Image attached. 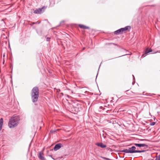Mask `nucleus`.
<instances>
[{"label": "nucleus", "mask_w": 160, "mask_h": 160, "mask_svg": "<svg viewBox=\"0 0 160 160\" xmlns=\"http://www.w3.org/2000/svg\"><path fill=\"white\" fill-rule=\"evenodd\" d=\"M20 118L18 116H13L9 119L8 125L10 128H13L17 126L19 122Z\"/></svg>", "instance_id": "obj_1"}, {"label": "nucleus", "mask_w": 160, "mask_h": 160, "mask_svg": "<svg viewBox=\"0 0 160 160\" xmlns=\"http://www.w3.org/2000/svg\"><path fill=\"white\" fill-rule=\"evenodd\" d=\"M39 89L37 87H34L31 91V98L33 102H36L39 97Z\"/></svg>", "instance_id": "obj_2"}, {"label": "nucleus", "mask_w": 160, "mask_h": 160, "mask_svg": "<svg viewBox=\"0 0 160 160\" xmlns=\"http://www.w3.org/2000/svg\"><path fill=\"white\" fill-rule=\"evenodd\" d=\"M136 148L135 146H132L131 148H129V150L130 153H140L142 152H144L145 151V150H136L135 149Z\"/></svg>", "instance_id": "obj_3"}, {"label": "nucleus", "mask_w": 160, "mask_h": 160, "mask_svg": "<svg viewBox=\"0 0 160 160\" xmlns=\"http://www.w3.org/2000/svg\"><path fill=\"white\" fill-rule=\"evenodd\" d=\"M38 157L41 160H46L44 156L43 153L42 152H39Z\"/></svg>", "instance_id": "obj_4"}, {"label": "nucleus", "mask_w": 160, "mask_h": 160, "mask_svg": "<svg viewBox=\"0 0 160 160\" xmlns=\"http://www.w3.org/2000/svg\"><path fill=\"white\" fill-rule=\"evenodd\" d=\"M134 144L136 146L139 147H144V148H146L148 147V145L145 144L134 143Z\"/></svg>", "instance_id": "obj_5"}, {"label": "nucleus", "mask_w": 160, "mask_h": 160, "mask_svg": "<svg viewBox=\"0 0 160 160\" xmlns=\"http://www.w3.org/2000/svg\"><path fill=\"white\" fill-rule=\"evenodd\" d=\"M62 146V144L61 143L57 144L54 146V150L55 151H56L60 148Z\"/></svg>", "instance_id": "obj_6"}, {"label": "nucleus", "mask_w": 160, "mask_h": 160, "mask_svg": "<svg viewBox=\"0 0 160 160\" xmlns=\"http://www.w3.org/2000/svg\"><path fill=\"white\" fill-rule=\"evenodd\" d=\"M131 28L130 26H127L124 28H121L123 33L125 32L126 31L129 30Z\"/></svg>", "instance_id": "obj_7"}, {"label": "nucleus", "mask_w": 160, "mask_h": 160, "mask_svg": "<svg viewBox=\"0 0 160 160\" xmlns=\"http://www.w3.org/2000/svg\"><path fill=\"white\" fill-rule=\"evenodd\" d=\"M43 8V7L42 8H39L35 10L34 13L36 14H41L42 12V10Z\"/></svg>", "instance_id": "obj_8"}, {"label": "nucleus", "mask_w": 160, "mask_h": 160, "mask_svg": "<svg viewBox=\"0 0 160 160\" xmlns=\"http://www.w3.org/2000/svg\"><path fill=\"white\" fill-rule=\"evenodd\" d=\"M152 49L151 48L148 49L147 48L145 51V53L142 55V57H144L146 56V54L148 53L152 52Z\"/></svg>", "instance_id": "obj_9"}, {"label": "nucleus", "mask_w": 160, "mask_h": 160, "mask_svg": "<svg viewBox=\"0 0 160 160\" xmlns=\"http://www.w3.org/2000/svg\"><path fill=\"white\" fill-rule=\"evenodd\" d=\"M114 33L116 35H118L120 34H122L123 32L122 31L121 29L120 28L114 32Z\"/></svg>", "instance_id": "obj_10"}, {"label": "nucleus", "mask_w": 160, "mask_h": 160, "mask_svg": "<svg viewBox=\"0 0 160 160\" xmlns=\"http://www.w3.org/2000/svg\"><path fill=\"white\" fill-rule=\"evenodd\" d=\"M96 144L98 146L102 148H104L106 147V146L103 144L102 143H98Z\"/></svg>", "instance_id": "obj_11"}, {"label": "nucleus", "mask_w": 160, "mask_h": 160, "mask_svg": "<svg viewBox=\"0 0 160 160\" xmlns=\"http://www.w3.org/2000/svg\"><path fill=\"white\" fill-rule=\"evenodd\" d=\"M79 26L81 28H82V29H89V27L85 26L84 25H82V24H79Z\"/></svg>", "instance_id": "obj_12"}, {"label": "nucleus", "mask_w": 160, "mask_h": 160, "mask_svg": "<svg viewBox=\"0 0 160 160\" xmlns=\"http://www.w3.org/2000/svg\"><path fill=\"white\" fill-rule=\"evenodd\" d=\"M3 124V119L1 118L0 119V131L1 130L2 128Z\"/></svg>", "instance_id": "obj_13"}, {"label": "nucleus", "mask_w": 160, "mask_h": 160, "mask_svg": "<svg viewBox=\"0 0 160 160\" xmlns=\"http://www.w3.org/2000/svg\"><path fill=\"white\" fill-rule=\"evenodd\" d=\"M121 151L122 152H125L126 153H130V152H129V149H124V150H122Z\"/></svg>", "instance_id": "obj_14"}, {"label": "nucleus", "mask_w": 160, "mask_h": 160, "mask_svg": "<svg viewBox=\"0 0 160 160\" xmlns=\"http://www.w3.org/2000/svg\"><path fill=\"white\" fill-rule=\"evenodd\" d=\"M155 122H152L150 123V125L151 126H153L155 124Z\"/></svg>", "instance_id": "obj_15"}, {"label": "nucleus", "mask_w": 160, "mask_h": 160, "mask_svg": "<svg viewBox=\"0 0 160 160\" xmlns=\"http://www.w3.org/2000/svg\"><path fill=\"white\" fill-rule=\"evenodd\" d=\"M100 157L102 158L103 159H106V160H110L108 158H105V157H102V156H101Z\"/></svg>", "instance_id": "obj_16"}, {"label": "nucleus", "mask_w": 160, "mask_h": 160, "mask_svg": "<svg viewBox=\"0 0 160 160\" xmlns=\"http://www.w3.org/2000/svg\"><path fill=\"white\" fill-rule=\"evenodd\" d=\"M157 160H160V154L157 157Z\"/></svg>", "instance_id": "obj_17"}, {"label": "nucleus", "mask_w": 160, "mask_h": 160, "mask_svg": "<svg viewBox=\"0 0 160 160\" xmlns=\"http://www.w3.org/2000/svg\"><path fill=\"white\" fill-rule=\"evenodd\" d=\"M55 132V131L54 130H51L50 131V133H52L53 132Z\"/></svg>", "instance_id": "obj_18"}, {"label": "nucleus", "mask_w": 160, "mask_h": 160, "mask_svg": "<svg viewBox=\"0 0 160 160\" xmlns=\"http://www.w3.org/2000/svg\"><path fill=\"white\" fill-rule=\"evenodd\" d=\"M50 39V38L48 37L47 38V41H49Z\"/></svg>", "instance_id": "obj_19"}, {"label": "nucleus", "mask_w": 160, "mask_h": 160, "mask_svg": "<svg viewBox=\"0 0 160 160\" xmlns=\"http://www.w3.org/2000/svg\"><path fill=\"white\" fill-rule=\"evenodd\" d=\"M49 156H50V157H51L52 159H53V160H55V159H54L52 157V155H49Z\"/></svg>", "instance_id": "obj_20"}, {"label": "nucleus", "mask_w": 160, "mask_h": 160, "mask_svg": "<svg viewBox=\"0 0 160 160\" xmlns=\"http://www.w3.org/2000/svg\"><path fill=\"white\" fill-rule=\"evenodd\" d=\"M36 23V22H33V24H35Z\"/></svg>", "instance_id": "obj_21"}, {"label": "nucleus", "mask_w": 160, "mask_h": 160, "mask_svg": "<svg viewBox=\"0 0 160 160\" xmlns=\"http://www.w3.org/2000/svg\"><path fill=\"white\" fill-rule=\"evenodd\" d=\"M84 48H83V50H84Z\"/></svg>", "instance_id": "obj_22"}]
</instances>
